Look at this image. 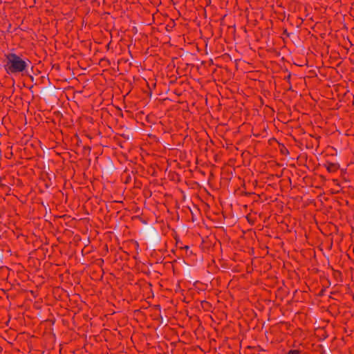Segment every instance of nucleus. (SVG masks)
I'll list each match as a JSON object with an SVG mask.
<instances>
[{
    "label": "nucleus",
    "mask_w": 354,
    "mask_h": 354,
    "mask_svg": "<svg viewBox=\"0 0 354 354\" xmlns=\"http://www.w3.org/2000/svg\"><path fill=\"white\" fill-rule=\"evenodd\" d=\"M5 70L8 74H16L26 71L28 66L26 60L15 53H11L5 55Z\"/></svg>",
    "instance_id": "nucleus-1"
},
{
    "label": "nucleus",
    "mask_w": 354,
    "mask_h": 354,
    "mask_svg": "<svg viewBox=\"0 0 354 354\" xmlns=\"http://www.w3.org/2000/svg\"><path fill=\"white\" fill-rule=\"evenodd\" d=\"M327 171L330 173L336 172L339 169V165L337 163L327 162L325 165Z\"/></svg>",
    "instance_id": "nucleus-2"
},
{
    "label": "nucleus",
    "mask_w": 354,
    "mask_h": 354,
    "mask_svg": "<svg viewBox=\"0 0 354 354\" xmlns=\"http://www.w3.org/2000/svg\"><path fill=\"white\" fill-rule=\"evenodd\" d=\"M300 351L299 350H290L286 354H299Z\"/></svg>",
    "instance_id": "nucleus-3"
}]
</instances>
